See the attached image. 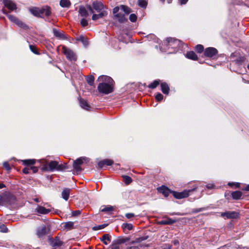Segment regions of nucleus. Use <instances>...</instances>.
Here are the masks:
<instances>
[{
  "label": "nucleus",
  "mask_w": 249,
  "mask_h": 249,
  "mask_svg": "<svg viewBox=\"0 0 249 249\" xmlns=\"http://www.w3.org/2000/svg\"><path fill=\"white\" fill-rule=\"evenodd\" d=\"M53 33L54 36L59 39L65 40L67 38L66 35L63 31L57 30L56 29H53Z\"/></svg>",
  "instance_id": "obj_10"
},
{
  "label": "nucleus",
  "mask_w": 249,
  "mask_h": 249,
  "mask_svg": "<svg viewBox=\"0 0 249 249\" xmlns=\"http://www.w3.org/2000/svg\"><path fill=\"white\" fill-rule=\"evenodd\" d=\"M68 168L67 166L66 163L59 164V163H58V166H57V171H63L64 169H66Z\"/></svg>",
  "instance_id": "obj_41"
},
{
  "label": "nucleus",
  "mask_w": 249,
  "mask_h": 249,
  "mask_svg": "<svg viewBox=\"0 0 249 249\" xmlns=\"http://www.w3.org/2000/svg\"><path fill=\"white\" fill-rule=\"evenodd\" d=\"M125 249H140L139 247L134 246H127Z\"/></svg>",
  "instance_id": "obj_62"
},
{
  "label": "nucleus",
  "mask_w": 249,
  "mask_h": 249,
  "mask_svg": "<svg viewBox=\"0 0 249 249\" xmlns=\"http://www.w3.org/2000/svg\"><path fill=\"white\" fill-rule=\"evenodd\" d=\"M3 166L5 168V169L7 171H10L11 169L9 164L7 161H5L3 162Z\"/></svg>",
  "instance_id": "obj_50"
},
{
  "label": "nucleus",
  "mask_w": 249,
  "mask_h": 249,
  "mask_svg": "<svg viewBox=\"0 0 249 249\" xmlns=\"http://www.w3.org/2000/svg\"><path fill=\"white\" fill-rule=\"evenodd\" d=\"M107 12L105 11H102L101 12H100V13L98 14H93L92 17V19L93 20H96L97 19H98L99 18H103L104 17H105L107 15Z\"/></svg>",
  "instance_id": "obj_19"
},
{
  "label": "nucleus",
  "mask_w": 249,
  "mask_h": 249,
  "mask_svg": "<svg viewBox=\"0 0 249 249\" xmlns=\"http://www.w3.org/2000/svg\"><path fill=\"white\" fill-rule=\"evenodd\" d=\"M185 56L188 59H192L193 60H196L197 59V56L196 54L193 51L188 52L186 54Z\"/></svg>",
  "instance_id": "obj_23"
},
{
  "label": "nucleus",
  "mask_w": 249,
  "mask_h": 249,
  "mask_svg": "<svg viewBox=\"0 0 249 249\" xmlns=\"http://www.w3.org/2000/svg\"><path fill=\"white\" fill-rule=\"evenodd\" d=\"M79 13L80 16L83 17H87L88 16V13L87 10L83 6L79 7Z\"/></svg>",
  "instance_id": "obj_25"
},
{
  "label": "nucleus",
  "mask_w": 249,
  "mask_h": 249,
  "mask_svg": "<svg viewBox=\"0 0 249 249\" xmlns=\"http://www.w3.org/2000/svg\"><path fill=\"white\" fill-rule=\"evenodd\" d=\"M62 51L67 58L70 61H76L77 57L74 53L65 46L62 47Z\"/></svg>",
  "instance_id": "obj_5"
},
{
  "label": "nucleus",
  "mask_w": 249,
  "mask_h": 249,
  "mask_svg": "<svg viewBox=\"0 0 249 249\" xmlns=\"http://www.w3.org/2000/svg\"><path fill=\"white\" fill-rule=\"evenodd\" d=\"M197 188V185H194L193 186V188L191 189L184 190V191L181 192L172 191V194L173 196L177 199H182L184 198L187 197L191 193L195 191Z\"/></svg>",
  "instance_id": "obj_4"
},
{
  "label": "nucleus",
  "mask_w": 249,
  "mask_h": 249,
  "mask_svg": "<svg viewBox=\"0 0 249 249\" xmlns=\"http://www.w3.org/2000/svg\"><path fill=\"white\" fill-rule=\"evenodd\" d=\"M242 193L240 191H235L232 193L231 196L234 199H239L242 196Z\"/></svg>",
  "instance_id": "obj_30"
},
{
  "label": "nucleus",
  "mask_w": 249,
  "mask_h": 249,
  "mask_svg": "<svg viewBox=\"0 0 249 249\" xmlns=\"http://www.w3.org/2000/svg\"><path fill=\"white\" fill-rule=\"evenodd\" d=\"M98 165L99 168H103L105 165V163L104 162V160L99 161L98 163Z\"/></svg>",
  "instance_id": "obj_61"
},
{
  "label": "nucleus",
  "mask_w": 249,
  "mask_h": 249,
  "mask_svg": "<svg viewBox=\"0 0 249 249\" xmlns=\"http://www.w3.org/2000/svg\"><path fill=\"white\" fill-rule=\"evenodd\" d=\"M30 168H31L30 170L32 171L33 173H36L38 171L37 167H36V166H31V167H30Z\"/></svg>",
  "instance_id": "obj_59"
},
{
  "label": "nucleus",
  "mask_w": 249,
  "mask_h": 249,
  "mask_svg": "<svg viewBox=\"0 0 249 249\" xmlns=\"http://www.w3.org/2000/svg\"><path fill=\"white\" fill-rule=\"evenodd\" d=\"M58 162L56 161H51L48 163V168H46V170L53 172L55 170H57Z\"/></svg>",
  "instance_id": "obj_15"
},
{
  "label": "nucleus",
  "mask_w": 249,
  "mask_h": 249,
  "mask_svg": "<svg viewBox=\"0 0 249 249\" xmlns=\"http://www.w3.org/2000/svg\"><path fill=\"white\" fill-rule=\"evenodd\" d=\"M176 222V220L170 218H167L166 219L161 220L160 223L163 225H171Z\"/></svg>",
  "instance_id": "obj_26"
},
{
  "label": "nucleus",
  "mask_w": 249,
  "mask_h": 249,
  "mask_svg": "<svg viewBox=\"0 0 249 249\" xmlns=\"http://www.w3.org/2000/svg\"><path fill=\"white\" fill-rule=\"evenodd\" d=\"M74 223L71 221L65 222L64 224L63 227L68 230H71L73 228Z\"/></svg>",
  "instance_id": "obj_32"
},
{
  "label": "nucleus",
  "mask_w": 249,
  "mask_h": 249,
  "mask_svg": "<svg viewBox=\"0 0 249 249\" xmlns=\"http://www.w3.org/2000/svg\"><path fill=\"white\" fill-rule=\"evenodd\" d=\"M181 4H184L187 3L188 0H179Z\"/></svg>",
  "instance_id": "obj_64"
},
{
  "label": "nucleus",
  "mask_w": 249,
  "mask_h": 249,
  "mask_svg": "<svg viewBox=\"0 0 249 249\" xmlns=\"http://www.w3.org/2000/svg\"><path fill=\"white\" fill-rule=\"evenodd\" d=\"M3 3L5 6L11 11H14L17 9L15 3L10 0H4Z\"/></svg>",
  "instance_id": "obj_12"
},
{
  "label": "nucleus",
  "mask_w": 249,
  "mask_h": 249,
  "mask_svg": "<svg viewBox=\"0 0 249 249\" xmlns=\"http://www.w3.org/2000/svg\"><path fill=\"white\" fill-rule=\"evenodd\" d=\"M0 231L7 232L8 231V229L4 225H1L0 226Z\"/></svg>",
  "instance_id": "obj_49"
},
{
  "label": "nucleus",
  "mask_w": 249,
  "mask_h": 249,
  "mask_svg": "<svg viewBox=\"0 0 249 249\" xmlns=\"http://www.w3.org/2000/svg\"><path fill=\"white\" fill-rule=\"evenodd\" d=\"M206 187L208 188V189H213V188L214 187V185L213 184H208L207 186H206Z\"/></svg>",
  "instance_id": "obj_63"
},
{
  "label": "nucleus",
  "mask_w": 249,
  "mask_h": 249,
  "mask_svg": "<svg viewBox=\"0 0 249 249\" xmlns=\"http://www.w3.org/2000/svg\"><path fill=\"white\" fill-rule=\"evenodd\" d=\"M147 239V236L140 237L138 238H136L135 240L131 241L130 242V243L131 244H135V243H140L142 241L146 240Z\"/></svg>",
  "instance_id": "obj_36"
},
{
  "label": "nucleus",
  "mask_w": 249,
  "mask_h": 249,
  "mask_svg": "<svg viewBox=\"0 0 249 249\" xmlns=\"http://www.w3.org/2000/svg\"><path fill=\"white\" fill-rule=\"evenodd\" d=\"M30 169V167H25L23 169L22 172L25 174H28L30 173V171H31Z\"/></svg>",
  "instance_id": "obj_56"
},
{
  "label": "nucleus",
  "mask_w": 249,
  "mask_h": 249,
  "mask_svg": "<svg viewBox=\"0 0 249 249\" xmlns=\"http://www.w3.org/2000/svg\"><path fill=\"white\" fill-rule=\"evenodd\" d=\"M79 102L81 107L87 110L89 109L90 106L86 100L80 99Z\"/></svg>",
  "instance_id": "obj_24"
},
{
  "label": "nucleus",
  "mask_w": 249,
  "mask_h": 249,
  "mask_svg": "<svg viewBox=\"0 0 249 249\" xmlns=\"http://www.w3.org/2000/svg\"><path fill=\"white\" fill-rule=\"evenodd\" d=\"M221 215L223 217H226L227 219H235L239 216V213L236 212H226L222 213Z\"/></svg>",
  "instance_id": "obj_7"
},
{
  "label": "nucleus",
  "mask_w": 249,
  "mask_h": 249,
  "mask_svg": "<svg viewBox=\"0 0 249 249\" xmlns=\"http://www.w3.org/2000/svg\"><path fill=\"white\" fill-rule=\"evenodd\" d=\"M195 50L198 53H202L203 51L204 47H203V45H200V44L197 45L196 46Z\"/></svg>",
  "instance_id": "obj_44"
},
{
  "label": "nucleus",
  "mask_w": 249,
  "mask_h": 249,
  "mask_svg": "<svg viewBox=\"0 0 249 249\" xmlns=\"http://www.w3.org/2000/svg\"><path fill=\"white\" fill-rule=\"evenodd\" d=\"M158 190L160 193L162 194L165 197H167L170 193H172V191H171L167 187L163 185L158 188Z\"/></svg>",
  "instance_id": "obj_13"
},
{
  "label": "nucleus",
  "mask_w": 249,
  "mask_h": 249,
  "mask_svg": "<svg viewBox=\"0 0 249 249\" xmlns=\"http://www.w3.org/2000/svg\"><path fill=\"white\" fill-rule=\"evenodd\" d=\"M86 81L90 86H93L94 84V78L92 75H89L87 77Z\"/></svg>",
  "instance_id": "obj_38"
},
{
  "label": "nucleus",
  "mask_w": 249,
  "mask_h": 249,
  "mask_svg": "<svg viewBox=\"0 0 249 249\" xmlns=\"http://www.w3.org/2000/svg\"><path fill=\"white\" fill-rule=\"evenodd\" d=\"M23 164L25 165H34L36 162L35 160H22Z\"/></svg>",
  "instance_id": "obj_34"
},
{
  "label": "nucleus",
  "mask_w": 249,
  "mask_h": 249,
  "mask_svg": "<svg viewBox=\"0 0 249 249\" xmlns=\"http://www.w3.org/2000/svg\"><path fill=\"white\" fill-rule=\"evenodd\" d=\"M3 13L7 16V18L9 19L12 22L16 23L18 18H17L15 16L9 14L5 10H3Z\"/></svg>",
  "instance_id": "obj_27"
},
{
  "label": "nucleus",
  "mask_w": 249,
  "mask_h": 249,
  "mask_svg": "<svg viewBox=\"0 0 249 249\" xmlns=\"http://www.w3.org/2000/svg\"><path fill=\"white\" fill-rule=\"evenodd\" d=\"M125 215V217L128 219L131 218L135 216V214L133 213H127Z\"/></svg>",
  "instance_id": "obj_57"
},
{
  "label": "nucleus",
  "mask_w": 249,
  "mask_h": 249,
  "mask_svg": "<svg viewBox=\"0 0 249 249\" xmlns=\"http://www.w3.org/2000/svg\"><path fill=\"white\" fill-rule=\"evenodd\" d=\"M163 96L160 93H158L155 96L157 101H160L163 99Z\"/></svg>",
  "instance_id": "obj_48"
},
{
  "label": "nucleus",
  "mask_w": 249,
  "mask_h": 249,
  "mask_svg": "<svg viewBox=\"0 0 249 249\" xmlns=\"http://www.w3.org/2000/svg\"><path fill=\"white\" fill-rule=\"evenodd\" d=\"M71 191V190L69 188H65L63 189L61 193V196L62 197L64 200H67L69 199Z\"/></svg>",
  "instance_id": "obj_17"
},
{
  "label": "nucleus",
  "mask_w": 249,
  "mask_h": 249,
  "mask_svg": "<svg viewBox=\"0 0 249 249\" xmlns=\"http://www.w3.org/2000/svg\"><path fill=\"white\" fill-rule=\"evenodd\" d=\"M16 24L18 25L19 27L24 29H28V27L27 25H26L25 24H24L23 22H22L21 20H19L18 19L16 22Z\"/></svg>",
  "instance_id": "obj_39"
},
{
  "label": "nucleus",
  "mask_w": 249,
  "mask_h": 249,
  "mask_svg": "<svg viewBox=\"0 0 249 249\" xmlns=\"http://www.w3.org/2000/svg\"><path fill=\"white\" fill-rule=\"evenodd\" d=\"M40 14L41 16L40 18L44 17H49L51 14V8L49 6H45L40 8Z\"/></svg>",
  "instance_id": "obj_9"
},
{
  "label": "nucleus",
  "mask_w": 249,
  "mask_h": 249,
  "mask_svg": "<svg viewBox=\"0 0 249 249\" xmlns=\"http://www.w3.org/2000/svg\"><path fill=\"white\" fill-rule=\"evenodd\" d=\"M130 240L129 237H119L116 240L113 241L114 243H115L117 245H118V246H120V244L124 243L125 242H128Z\"/></svg>",
  "instance_id": "obj_18"
},
{
  "label": "nucleus",
  "mask_w": 249,
  "mask_h": 249,
  "mask_svg": "<svg viewBox=\"0 0 249 249\" xmlns=\"http://www.w3.org/2000/svg\"><path fill=\"white\" fill-rule=\"evenodd\" d=\"M9 196L6 194H2L0 196V205H5L8 203Z\"/></svg>",
  "instance_id": "obj_16"
},
{
  "label": "nucleus",
  "mask_w": 249,
  "mask_h": 249,
  "mask_svg": "<svg viewBox=\"0 0 249 249\" xmlns=\"http://www.w3.org/2000/svg\"><path fill=\"white\" fill-rule=\"evenodd\" d=\"M71 2L69 0H60V5L63 8H68L71 5Z\"/></svg>",
  "instance_id": "obj_28"
},
{
  "label": "nucleus",
  "mask_w": 249,
  "mask_h": 249,
  "mask_svg": "<svg viewBox=\"0 0 249 249\" xmlns=\"http://www.w3.org/2000/svg\"><path fill=\"white\" fill-rule=\"evenodd\" d=\"M161 90L165 94H168L169 91V87L166 83H162L160 84Z\"/></svg>",
  "instance_id": "obj_22"
},
{
  "label": "nucleus",
  "mask_w": 249,
  "mask_h": 249,
  "mask_svg": "<svg viewBox=\"0 0 249 249\" xmlns=\"http://www.w3.org/2000/svg\"><path fill=\"white\" fill-rule=\"evenodd\" d=\"M101 240L105 245H107L110 242V236L108 234H105L103 235Z\"/></svg>",
  "instance_id": "obj_29"
},
{
  "label": "nucleus",
  "mask_w": 249,
  "mask_h": 249,
  "mask_svg": "<svg viewBox=\"0 0 249 249\" xmlns=\"http://www.w3.org/2000/svg\"><path fill=\"white\" fill-rule=\"evenodd\" d=\"M113 210V207L109 206L105 207L104 208L102 209L101 210V211L103 212L108 213V212L112 211Z\"/></svg>",
  "instance_id": "obj_43"
},
{
  "label": "nucleus",
  "mask_w": 249,
  "mask_h": 249,
  "mask_svg": "<svg viewBox=\"0 0 249 249\" xmlns=\"http://www.w3.org/2000/svg\"><path fill=\"white\" fill-rule=\"evenodd\" d=\"M131 12V9L124 5H121L120 7L116 6L113 9L114 18L120 23L126 21L127 19L125 16H127Z\"/></svg>",
  "instance_id": "obj_2"
},
{
  "label": "nucleus",
  "mask_w": 249,
  "mask_h": 249,
  "mask_svg": "<svg viewBox=\"0 0 249 249\" xmlns=\"http://www.w3.org/2000/svg\"><path fill=\"white\" fill-rule=\"evenodd\" d=\"M29 10L31 13L34 16L39 18L41 16V15L40 14V11L39 8L34 7L30 8Z\"/></svg>",
  "instance_id": "obj_20"
},
{
  "label": "nucleus",
  "mask_w": 249,
  "mask_h": 249,
  "mask_svg": "<svg viewBox=\"0 0 249 249\" xmlns=\"http://www.w3.org/2000/svg\"><path fill=\"white\" fill-rule=\"evenodd\" d=\"M81 213V211L80 210L74 211L72 212V216H76L79 215Z\"/></svg>",
  "instance_id": "obj_55"
},
{
  "label": "nucleus",
  "mask_w": 249,
  "mask_h": 249,
  "mask_svg": "<svg viewBox=\"0 0 249 249\" xmlns=\"http://www.w3.org/2000/svg\"><path fill=\"white\" fill-rule=\"evenodd\" d=\"M80 22H81V25L83 27H85L87 25H88V22L87 20L85 18H82Z\"/></svg>",
  "instance_id": "obj_53"
},
{
  "label": "nucleus",
  "mask_w": 249,
  "mask_h": 249,
  "mask_svg": "<svg viewBox=\"0 0 249 249\" xmlns=\"http://www.w3.org/2000/svg\"><path fill=\"white\" fill-rule=\"evenodd\" d=\"M62 245V242L61 241L59 238H56L52 242V245L53 247L60 246Z\"/></svg>",
  "instance_id": "obj_40"
},
{
  "label": "nucleus",
  "mask_w": 249,
  "mask_h": 249,
  "mask_svg": "<svg viewBox=\"0 0 249 249\" xmlns=\"http://www.w3.org/2000/svg\"><path fill=\"white\" fill-rule=\"evenodd\" d=\"M110 249H122L120 246H118V245L116 244L114 242H112L111 245L110 247Z\"/></svg>",
  "instance_id": "obj_52"
},
{
  "label": "nucleus",
  "mask_w": 249,
  "mask_h": 249,
  "mask_svg": "<svg viewBox=\"0 0 249 249\" xmlns=\"http://www.w3.org/2000/svg\"><path fill=\"white\" fill-rule=\"evenodd\" d=\"M123 178H124V182L127 184H129L132 181L131 178L128 176H123Z\"/></svg>",
  "instance_id": "obj_46"
},
{
  "label": "nucleus",
  "mask_w": 249,
  "mask_h": 249,
  "mask_svg": "<svg viewBox=\"0 0 249 249\" xmlns=\"http://www.w3.org/2000/svg\"><path fill=\"white\" fill-rule=\"evenodd\" d=\"M86 158L85 157L80 158L76 160H74L73 163V169L77 172H80L82 171V168L80 165L83 164L84 160H85Z\"/></svg>",
  "instance_id": "obj_6"
},
{
  "label": "nucleus",
  "mask_w": 249,
  "mask_h": 249,
  "mask_svg": "<svg viewBox=\"0 0 249 249\" xmlns=\"http://www.w3.org/2000/svg\"><path fill=\"white\" fill-rule=\"evenodd\" d=\"M77 41H79L82 42L83 45L85 46L88 45L89 42L87 39L83 36H80L76 38Z\"/></svg>",
  "instance_id": "obj_31"
},
{
  "label": "nucleus",
  "mask_w": 249,
  "mask_h": 249,
  "mask_svg": "<svg viewBox=\"0 0 249 249\" xmlns=\"http://www.w3.org/2000/svg\"><path fill=\"white\" fill-rule=\"evenodd\" d=\"M228 185L230 186H232L233 185H235L236 188H239L240 187L239 183H234L233 182H229Z\"/></svg>",
  "instance_id": "obj_60"
},
{
  "label": "nucleus",
  "mask_w": 249,
  "mask_h": 249,
  "mask_svg": "<svg viewBox=\"0 0 249 249\" xmlns=\"http://www.w3.org/2000/svg\"><path fill=\"white\" fill-rule=\"evenodd\" d=\"M98 80L101 83H99L97 89L98 91L102 93L107 94L113 91V79L108 76H101Z\"/></svg>",
  "instance_id": "obj_1"
},
{
  "label": "nucleus",
  "mask_w": 249,
  "mask_h": 249,
  "mask_svg": "<svg viewBox=\"0 0 249 249\" xmlns=\"http://www.w3.org/2000/svg\"><path fill=\"white\" fill-rule=\"evenodd\" d=\"M160 80H156L154 81H153L152 83H151L150 84H149L148 86V87L151 89H154L156 88L160 84Z\"/></svg>",
  "instance_id": "obj_37"
},
{
  "label": "nucleus",
  "mask_w": 249,
  "mask_h": 249,
  "mask_svg": "<svg viewBox=\"0 0 249 249\" xmlns=\"http://www.w3.org/2000/svg\"><path fill=\"white\" fill-rule=\"evenodd\" d=\"M245 60V58L244 57L241 56L236 59V61L239 63H241L243 62Z\"/></svg>",
  "instance_id": "obj_58"
},
{
  "label": "nucleus",
  "mask_w": 249,
  "mask_h": 249,
  "mask_svg": "<svg viewBox=\"0 0 249 249\" xmlns=\"http://www.w3.org/2000/svg\"><path fill=\"white\" fill-rule=\"evenodd\" d=\"M92 7L97 12H101L104 9L103 4L97 1H94L92 3Z\"/></svg>",
  "instance_id": "obj_14"
},
{
  "label": "nucleus",
  "mask_w": 249,
  "mask_h": 249,
  "mask_svg": "<svg viewBox=\"0 0 249 249\" xmlns=\"http://www.w3.org/2000/svg\"><path fill=\"white\" fill-rule=\"evenodd\" d=\"M218 53L217 50L213 47H209L205 49L204 55L208 57H213L216 55Z\"/></svg>",
  "instance_id": "obj_8"
},
{
  "label": "nucleus",
  "mask_w": 249,
  "mask_h": 249,
  "mask_svg": "<svg viewBox=\"0 0 249 249\" xmlns=\"http://www.w3.org/2000/svg\"><path fill=\"white\" fill-rule=\"evenodd\" d=\"M147 239V236L140 237L138 238H136L135 240L131 241L130 242V243L131 244H135V243H140L142 241L146 240Z\"/></svg>",
  "instance_id": "obj_35"
},
{
  "label": "nucleus",
  "mask_w": 249,
  "mask_h": 249,
  "mask_svg": "<svg viewBox=\"0 0 249 249\" xmlns=\"http://www.w3.org/2000/svg\"><path fill=\"white\" fill-rule=\"evenodd\" d=\"M107 225H108V224H104L102 225H98L96 226H94L93 227L92 229L94 231L102 230V229H104V228H105L106 227H107Z\"/></svg>",
  "instance_id": "obj_42"
},
{
  "label": "nucleus",
  "mask_w": 249,
  "mask_h": 249,
  "mask_svg": "<svg viewBox=\"0 0 249 249\" xmlns=\"http://www.w3.org/2000/svg\"><path fill=\"white\" fill-rule=\"evenodd\" d=\"M36 210L37 213L43 214H47L50 212V210L46 209L43 206H38Z\"/></svg>",
  "instance_id": "obj_21"
},
{
  "label": "nucleus",
  "mask_w": 249,
  "mask_h": 249,
  "mask_svg": "<svg viewBox=\"0 0 249 249\" xmlns=\"http://www.w3.org/2000/svg\"><path fill=\"white\" fill-rule=\"evenodd\" d=\"M48 229L45 226L38 227L36 230V235L38 237L40 238L47 234Z\"/></svg>",
  "instance_id": "obj_11"
},
{
  "label": "nucleus",
  "mask_w": 249,
  "mask_h": 249,
  "mask_svg": "<svg viewBox=\"0 0 249 249\" xmlns=\"http://www.w3.org/2000/svg\"><path fill=\"white\" fill-rule=\"evenodd\" d=\"M123 228L124 229L131 230L133 228V225L131 224L124 223L123 224Z\"/></svg>",
  "instance_id": "obj_45"
},
{
  "label": "nucleus",
  "mask_w": 249,
  "mask_h": 249,
  "mask_svg": "<svg viewBox=\"0 0 249 249\" xmlns=\"http://www.w3.org/2000/svg\"><path fill=\"white\" fill-rule=\"evenodd\" d=\"M137 4L140 7L145 8L147 5V1L146 0H139Z\"/></svg>",
  "instance_id": "obj_33"
},
{
  "label": "nucleus",
  "mask_w": 249,
  "mask_h": 249,
  "mask_svg": "<svg viewBox=\"0 0 249 249\" xmlns=\"http://www.w3.org/2000/svg\"><path fill=\"white\" fill-rule=\"evenodd\" d=\"M129 18L131 22H135L137 20V17L135 14H131L130 15Z\"/></svg>",
  "instance_id": "obj_47"
},
{
  "label": "nucleus",
  "mask_w": 249,
  "mask_h": 249,
  "mask_svg": "<svg viewBox=\"0 0 249 249\" xmlns=\"http://www.w3.org/2000/svg\"><path fill=\"white\" fill-rule=\"evenodd\" d=\"M104 162L105 163V165H111L113 163V160L108 159H106L104 160Z\"/></svg>",
  "instance_id": "obj_51"
},
{
  "label": "nucleus",
  "mask_w": 249,
  "mask_h": 249,
  "mask_svg": "<svg viewBox=\"0 0 249 249\" xmlns=\"http://www.w3.org/2000/svg\"><path fill=\"white\" fill-rule=\"evenodd\" d=\"M164 44L168 47L169 49L171 47L173 49L172 51H169L168 52V53L176 52L180 47V41L178 39L171 37L167 38L166 41L164 42Z\"/></svg>",
  "instance_id": "obj_3"
},
{
  "label": "nucleus",
  "mask_w": 249,
  "mask_h": 249,
  "mask_svg": "<svg viewBox=\"0 0 249 249\" xmlns=\"http://www.w3.org/2000/svg\"><path fill=\"white\" fill-rule=\"evenodd\" d=\"M30 49L31 51L35 54H38V52L36 50V48L35 46L30 45Z\"/></svg>",
  "instance_id": "obj_54"
}]
</instances>
